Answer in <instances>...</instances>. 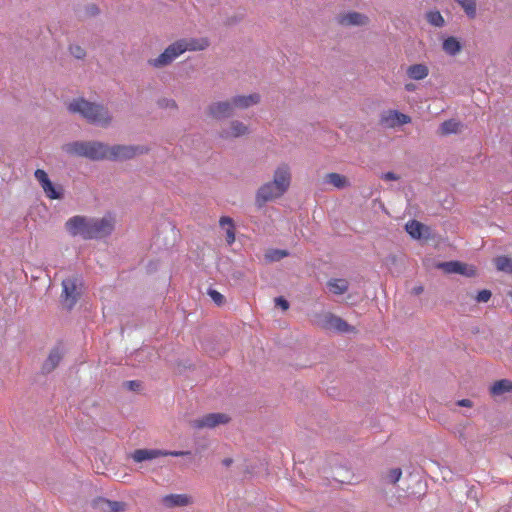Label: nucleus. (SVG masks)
Returning <instances> with one entry per match:
<instances>
[{"label":"nucleus","mask_w":512,"mask_h":512,"mask_svg":"<svg viewBox=\"0 0 512 512\" xmlns=\"http://www.w3.org/2000/svg\"><path fill=\"white\" fill-rule=\"evenodd\" d=\"M209 46L210 40L207 37L181 38L168 45L157 57L148 59L147 63L155 69H162L171 65L178 57L187 51H203Z\"/></svg>","instance_id":"1"},{"label":"nucleus","mask_w":512,"mask_h":512,"mask_svg":"<svg viewBox=\"0 0 512 512\" xmlns=\"http://www.w3.org/2000/svg\"><path fill=\"white\" fill-rule=\"evenodd\" d=\"M68 110L71 113L80 114L90 124L107 128L112 124L113 115L100 103L90 102L84 98L74 99L69 103Z\"/></svg>","instance_id":"2"},{"label":"nucleus","mask_w":512,"mask_h":512,"mask_svg":"<svg viewBox=\"0 0 512 512\" xmlns=\"http://www.w3.org/2000/svg\"><path fill=\"white\" fill-rule=\"evenodd\" d=\"M63 150L69 155L100 161L109 160L110 146L101 141H73L65 144Z\"/></svg>","instance_id":"3"},{"label":"nucleus","mask_w":512,"mask_h":512,"mask_svg":"<svg viewBox=\"0 0 512 512\" xmlns=\"http://www.w3.org/2000/svg\"><path fill=\"white\" fill-rule=\"evenodd\" d=\"M83 290V279L78 274H73L62 280V301L72 309L79 300Z\"/></svg>","instance_id":"4"},{"label":"nucleus","mask_w":512,"mask_h":512,"mask_svg":"<svg viewBox=\"0 0 512 512\" xmlns=\"http://www.w3.org/2000/svg\"><path fill=\"white\" fill-rule=\"evenodd\" d=\"M313 323L316 326L329 331H336L340 333H350L354 331V327L331 312H321L315 314Z\"/></svg>","instance_id":"5"},{"label":"nucleus","mask_w":512,"mask_h":512,"mask_svg":"<svg viewBox=\"0 0 512 512\" xmlns=\"http://www.w3.org/2000/svg\"><path fill=\"white\" fill-rule=\"evenodd\" d=\"M150 148L147 145H113L110 146L109 160L124 161L137 155L147 154Z\"/></svg>","instance_id":"6"},{"label":"nucleus","mask_w":512,"mask_h":512,"mask_svg":"<svg viewBox=\"0 0 512 512\" xmlns=\"http://www.w3.org/2000/svg\"><path fill=\"white\" fill-rule=\"evenodd\" d=\"M66 230L73 237L80 236L85 240L91 239L90 218L76 215L69 218L65 223Z\"/></svg>","instance_id":"7"},{"label":"nucleus","mask_w":512,"mask_h":512,"mask_svg":"<svg viewBox=\"0 0 512 512\" xmlns=\"http://www.w3.org/2000/svg\"><path fill=\"white\" fill-rule=\"evenodd\" d=\"M35 179L39 182L45 196L51 200H61L64 197V190L61 185H55L51 182L48 174L42 170L37 169L34 172Z\"/></svg>","instance_id":"8"},{"label":"nucleus","mask_w":512,"mask_h":512,"mask_svg":"<svg viewBox=\"0 0 512 512\" xmlns=\"http://www.w3.org/2000/svg\"><path fill=\"white\" fill-rule=\"evenodd\" d=\"M190 451H168V450H160V449H137L135 450L131 457L137 462H143L146 460H152L161 456H173V457H182L190 455Z\"/></svg>","instance_id":"9"},{"label":"nucleus","mask_w":512,"mask_h":512,"mask_svg":"<svg viewBox=\"0 0 512 512\" xmlns=\"http://www.w3.org/2000/svg\"><path fill=\"white\" fill-rule=\"evenodd\" d=\"M284 195L272 181H269L259 187L255 196V205L260 209L267 202L277 199Z\"/></svg>","instance_id":"10"},{"label":"nucleus","mask_w":512,"mask_h":512,"mask_svg":"<svg viewBox=\"0 0 512 512\" xmlns=\"http://www.w3.org/2000/svg\"><path fill=\"white\" fill-rule=\"evenodd\" d=\"M208 115L217 120H223L235 115L236 111L232 99L216 101L207 107Z\"/></svg>","instance_id":"11"},{"label":"nucleus","mask_w":512,"mask_h":512,"mask_svg":"<svg viewBox=\"0 0 512 512\" xmlns=\"http://www.w3.org/2000/svg\"><path fill=\"white\" fill-rule=\"evenodd\" d=\"M91 239H99L110 235L114 229L111 217L90 218Z\"/></svg>","instance_id":"12"},{"label":"nucleus","mask_w":512,"mask_h":512,"mask_svg":"<svg viewBox=\"0 0 512 512\" xmlns=\"http://www.w3.org/2000/svg\"><path fill=\"white\" fill-rule=\"evenodd\" d=\"M229 421V417L223 413H210L191 421L192 427L196 429L214 428L219 424H225Z\"/></svg>","instance_id":"13"},{"label":"nucleus","mask_w":512,"mask_h":512,"mask_svg":"<svg viewBox=\"0 0 512 512\" xmlns=\"http://www.w3.org/2000/svg\"><path fill=\"white\" fill-rule=\"evenodd\" d=\"M437 267L448 274H461L467 277L476 275V269L459 261L440 262Z\"/></svg>","instance_id":"14"},{"label":"nucleus","mask_w":512,"mask_h":512,"mask_svg":"<svg viewBox=\"0 0 512 512\" xmlns=\"http://www.w3.org/2000/svg\"><path fill=\"white\" fill-rule=\"evenodd\" d=\"M249 133V128L246 124L239 120L231 121L227 126L223 127L219 131V137L221 139H233L244 136Z\"/></svg>","instance_id":"15"},{"label":"nucleus","mask_w":512,"mask_h":512,"mask_svg":"<svg viewBox=\"0 0 512 512\" xmlns=\"http://www.w3.org/2000/svg\"><path fill=\"white\" fill-rule=\"evenodd\" d=\"M272 182L282 191L286 192L291 184V170L289 165L281 164L274 171Z\"/></svg>","instance_id":"16"},{"label":"nucleus","mask_w":512,"mask_h":512,"mask_svg":"<svg viewBox=\"0 0 512 512\" xmlns=\"http://www.w3.org/2000/svg\"><path fill=\"white\" fill-rule=\"evenodd\" d=\"M192 503V499L187 494H169L161 499V504L165 508L185 507Z\"/></svg>","instance_id":"17"},{"label":"nucleus","mask_w":512,"mask_h":512,"mask_svg":"<svg viewBox=\"0 0 512 512\" xmlns=\"http://www.w3.org/2000/svg\"><path fill=\"white\" fill-rule=\"evenodd\" d=\"M231 99L233 101L234 108L236 111L248 109L254 105H257L260 102L261 97L258 93H251L249 95H236L233 96Z\"/></svg>","instance_id":"18"},{"label":"nucleus","mask_w":512,"mask_h":512,"mask_svg":"<svg viewBox=\"0 0 512 512\" xmlns=\"http://www.w3.org/2000/svg\"><path fill=\"white\" fill-rule=\"evenodd\" d=\"M340 23L343 25H347V26H351V25L362 26V25H366L368 23V18H367V16H365L361 13L350 12L341 17Z\"/></svg>","instance_id":"19"},{"label":"nucleus","mask_w":512,"mask_h":512,"mask_svg":"<svg viewBox=\"0 0 512 512\" xmlns=\"http://www.w3.org/2000/svg\"><path fill=\"white\" fill-rule=\"evenodd\" d=\"M406 73L410 79L419 81L428 76L429 69L425 64H413L407 68Z\"/></svg>","instance_id":"20"},{"label":"nucleus","mask_w":512,"mask_h":512,"mask_svg":"<svg viewBox=\"0 0 512 512\" xmlns=\"http://www.w3.org/2000/svg\"><path fill=\"white\" fill-rule=\"evenodd\" d=\"M62 358L61 352L58 348L53 349L48 358L45 360L42 366V370L44 373H50L53 371L58 364L60 363Z\"/></svg>","instance_id":"21"},{"label":"nucleus","mask_w":512,"mask_h":512,"mask_svg":"<svg viewBox=\"0 0 512 512\" xmlns=\"http://www.w3.org/2000/svg\"><path fill=\"white\" fill-rule=\"evenodd\" d=\"M442 49L450 56H456L462 50V44L456 37L449 36L444 39Z\"/></svg>","instance_id":"22"},{"label":"nucleus","mask_w":512,"mask_h":512,"mask_svg":"<svg viewBox=\"0 0 512 512\" xmlns=\"http://www.w3.org/2000/svg\"><path fill=\"white\" fill-rule=\"evenodd\" d=\"M324 182L338 189H343L350 185L348 179L345 176L334 172L328 173L324 178Z\"/></svg>","instance_id":"23"},{"label":"nucleus","mask_w":512,"mask_h":512,"mask_svg":"<svg viewBox=\"0 0 512 512\" xmlns=\"http://www.w3.org/2000/svg\"><path fill=\"white\" fill-rule=\"evenodd\" d=\"M509 392H512V382L507 379L496 381L490 387V393L492 396H501Z\"/></svg>","instance_id":"24"},{"label":"nucleus","mask_w":512,"mask_h":512,"mask_svg":"<svg viewBox=\"0 0 512 512\" xmlns=\"http://www.w3.org/2000/svg\"><path fill=\"white\" fill-rule=\"evenodd\" d=\"M221 228L226 231V241L229 245L235 241V228L233 220L230 217H221L219 220Z\"/></svg>","instance_id":"25"},{"label":"nucleus","mask_w":512,"mask_h":512,"mask_svg":"<svg viewBox=\"0 0 512 512\" xmlns=\"http://www.w3.org/2000/svg\"><path fill=\"white\" fill-rule=\"evenodd\" d=\"M405 229L412 238L420 239L423 236V231L427 230V227L416 220H411L406 223Z\"/></svg>","instance_id":"26"},{"label":"nucleus","mask_w":512,"mask_h":512,"mask_svg":"<svg viewBox=\"0 0 512 512\" xmlns=\"http://www.w3.org/2000/svg\"><path fill=\"white\" fill-rule=\"evenodd\" d=\"M327 287L333 294L342 295L347 292L349 284L345 279H331L327 282Z\"/></svg>","instance_id":"27"},{"label":"nucleus","mask_w":512,"mask_h":512,"mask_svg":"<svg viewBox=\"0 0 512 512\" xmlns=\"http://www.w3.org/2000/svg\"><path fill=\"white\" fill-rule=\"evenodd\" d=\"M497 270L512 275V258L499 256L494 260Z\"/></svg>","instance_id":"28"},{"label":"nucleus","mask_w":512,"mask_h":512,"mask_svg":"<svg viewBox=\"0 0 512 512\" xmlns=\"http://www.w3.org/2000/svg\"><path fill=\"white\" fill-rule=\"evenodd\" d=\"M98 503L101 508L108 509L111 512H120L124 510L125 504L120 501H111L107 499H99Z\"/></svg>","instance_id":"29"},{"label":"nucleus","mask_w":512,"mask_h":512,"mask_svg":"<svg viewBox=\"0 0 512 512\" xmlns=\"http://www.w3.org/2000/svg\"><path fill=\"white\" fill-rule=\"evenodd\" d=\"M460 123L454 119L444 121L440 125V132L443 135L457 133L459 131Z\"/></svg>","instance_id":"30"},{"label":"nucleus","mask_w":512,"mask_h":512,"mask_svg":"<svg viewBox=\"0 0 512 512\" xmlns=\"http://www.w3.org/2000/svg\"><path fill=\"white\" fill-rule=\"evenodd\" d=\"M426 19L431 25L435 27H442L445 23L444 18L439 11H429L426 14Z\"/></svg>","instance_id":"31"},{"label":"nucleus","mask_w":512,"mask_h":512,"mask_svg":"<svg viewBox=\"0 0 512 512\" xmlns=\"http://www.w3.org/2000/svg\"><path fill=\"white\" fill-rule=\"evenodd\" d=\"M70 54L76 59H84L86 57V50L78 44L69 45Z\"/></svg>","instance_id":"32"},{"label":"nucleus","mask_w":512,"mask_h":512,"mask_svg":"<svg viewBox=\"0 0 512 512\" xmlns=\"http://www.w3.org/2000/svg\"><path fill=\"white\" fill-rule=\"evenodd\" d=\"M395 110H390L386 114L382 115L381 122L382 124L388 126V127H395L396 126V118L393 116V113H396Z\"/></svg>","instance_id":"33"},{"label":"nucleus","mask_w":512,"mask_h":512,"mask_svg":"<svg viewBox=\"0 0 512 512\" xmlns=\"http://www.w3.org/2000/svg\"><path fill=\"white\" fill-rule=\"evenodd\" d=\"M288 255L287 251L275 249L266 254L270 261H279Z\"/></svg>","instance_id":"34"},{"label":"nucleus","mask_w":512,"mask_h":512,"mask_svg":"<svg viewBox=\"0 0 512 512\" xmlns=\"http://www.w3.org/2000/svg\"><path fill=\"white\" fill-rule=\"evenodd\" d=\"M491 296L492 293L490 290L483 289L477 293V295L475 296V301L477 303H486L490 300Z\"/></svg>","instance_id":"35"},{"label":"nucleus","mask_w":512,"mask_h":512,"mask_svg":"<svg viewBox=\"0 0 512 512\" xmlns=\"http://www.w3.org/2000/svg\"><path fill=\"white\" fill-rule=\"evenodd\" d=\"M158 105L163 109H177V103L172 98H162L158 101Z\"/></svg>","instance_id":"36"},{"label":"nucleus","mask_w":512,"mask_h":512,"mask_svg":"<svg viewBox=\"0 0 512 512\" xmlns=\"http://www.w3.org/2000/svg\"><path fill=\"white\" fill-rule=\"evenodd\" d=\"M208 295L211 297V299L218 306H220V305H222L224 303V300H225L224 296L220 292H218L217 290L209 289L208 290Z\"/></svg>","instance_id":"37"},{"label":"nucleus","mask_w":512,"mask_h":512,"mask_svg":"<svg viewBox=\"0 0 512 512\" xmlns=\"http://www.w3.org/2000/svg\"><path fill=\"white\" fill-rule=\"evenodd\" d=\"M393 116L396 118V126L408 124L411 121V118L408 115L398 111L393 113Z\"/></svg>","instance_id":"38"},{"label":"nucleus","mask_w":512,"mask_h":512,"mask_svg":"<svg viewBox=\"0 0 512 512\" xmlns=\"http://www.w3.org/2000/svg\"><path fill=\"white\" fill-rule=\"evenodd\" d=\"M402 471L400 468L391 469L388 474V479L391 483L395 484L401 478Z\"/></svg>","instance_id":"39"},{"label":"nucleus","mask_w":512,"mask_h":512,"mask_svg":"<svg viewBox=\"0 0 512 512\" xmlns=\"http://www.w3.org/2000/svg\"><path fill=\"white\" fill-rule=\"evenodd\" d=\"M275 304L277 306H280L283 310H287L289 308V303L286 299L283 297H277L275 298Z\"/></svg>","instance_id":"40"},{"label":"nucleus","mask_w":512,"mask_h":512,"mask_svg":"<svg viewBox=\"0 0 512 512\" xmlns=\"http://www.w3.org/2000/svg\"><path fill=\"white\" fill-rule=\"evenodd\" d=\"M99 13V9L95 4H90L86 7V14L88 16H95Z\"/></svg>","instance_id":"41"},{"label":"nucleus","mask_w":512,"mask_h":512,"mask_svg":"<svg viewBox=\"0 0 512 512\" xmlns=\"http://www.w3.org/2000/svg\"><path fill=\"white\" fill-rule=\"evenodd\" d=\"M382 179L386 181H396L399 179V176L396 175L394 172H386L382 174Z\"/></svg>","instance_id":"42"},{"label":"nucleus","mask_w":512,"mask_h":512,"mask_svg":"<svg viewBox=\"0 0 512 512\" xmlns=\"http://www.w3.org/2000/svg\"><path fill=\"white\" fill-rule=\"evenodd\" d=\"M125 385L130 389V390H133V391H136L139 389V387L141 386L140 382L138 381H127L125 382Z\"/></svg>","instance_id":"43"},{"label":"nucleus","mask_w":512,"mask_h":512,"mask_svg":"<svg viewBox=\"0 0 512 512\" xmlns=\"http://www.w3.org/2000/svg\"><path fill=\"white\" fill-rule=\"evenodd\" d=\"M457 405H458V406H461V407H468V408H470V407H472V406H473V403H472V401H471V400H469V399H462V400H459V401L457 402Z\"/></svg>","instance_id":"44"},{"label":"nucleus","mask_w":512,"mask_h":512,"mask_svg":"<svg viewBox=\"0 0 512 512\" xmlns=\"http://www.w3.org/2000/svg\"><path fill=\"white\" fill-rule=\"evenodd\" d=\"M424 288L423 286H416L413 288L412 292L415 294V295H419L423 292Z\"/></svg>","instance_id":"45"},{"label":"nucleus","mask_w":512,"mask_h":512,"mask_svg":"<svg viewBox=\"0 0 512 512\" xmlns=\"http://www.w3.org/2000/svg\"><path fill=\"white\" fill-rule=\"evenodd\" d=\"M232 463L233 459L229 457L222 460V464L226 467H229Z\"/></svg>","instance_id":"46"},{"label":"nucleus","mask_w":512,"mask_h":512,"mask_svg":"<svg viewBox=\"0 0 512 512\" xmlns=\"http://www.w3.org/2000/svg\"><path fill=\"white\" fill-rule=\"evenodd\" d=\"M415 88H416V86L414 84H412V83H408V84L405 85V89L407 91H414Z\"/></svg>","instance_id":"47"}]
</instances>
